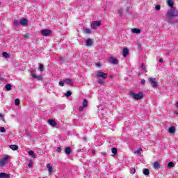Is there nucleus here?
Segmentation results:
<instances>
[{
    "label": "nucleus",
    "mask_w": 178,
    "mask_h": 178,
    "mask_svg": "<svg viewBox=\"0 0 178 178\" xmlns=\"http://www.w3.org/2000/svg\"><path fill=\"white\" fill-rule=\"evenodd\" d=\"M26 136H30V134L29 133H26Z\"/></svg>",
    "instance_id": "nucleus-58"
},
{
    "label": "nucleus",
    "mask_w": 178,
    "mask_h": 178,
    "mask_svg": "<svg viewBox=\"0 0 178 178\" xmlns=\"http://www.w3.org/2000/svg\"><path fill=\"white\" fill-rule=\"evenodd\" d=\"M170 24H178V19H172V20H170Z\"/></svg>",
    "instance_id": "nucleus-26"
},
{
    "label": "nucleus",
    "mask_w": 178,
    "mask_h": 178,
    "mask_svg": "<svg viewBox=\"0 0 178 178\" xmlns=\"http://www.w3.org/2000/svg\"><path fill=\"white\" fill-rule=\"evenodd\" d=\"M119 13H120V16H123V14L120 11H119Z\"/></svg>",
    "instance_id": "nucleus-51"
},
{
    "label": "nucleus",
    "mask_w": 178,
    "mask_h": 178,
    "mask_svg": "<svg viewBox=\"0 0 178 178\" xmlns=\"http://www.w3.org/2000/svg\"><path fill=\"white\" fill-rule=\"evenodd\" d=\"M64 82L65 83V84H68V86H73L74 84L73 81H72V79H64Z\"/></svg>",
    "instance_id": "nucleus-14"
},
{
    "label": "nucleus",
    "mask_w": 178,
    "mask_h": 178,
    "mask_svg": "<svg viewBox=\"0 0 178 178\" xmlns=\"http://www.w3.org/2000/svg\"><path fill=\"white\" fill-rule=\"evenodd\" d=\"M8 156H5L4 158L0 159V168H2L6 163H8Z\"/></svg>",
    "instance_id": "nucleus-8"
},
{
    "label": "nucleus",
    "mask_w": 178,
    "mask_h": 178,
    "mask_svg": "<svg viewBox=\"0 0 178 178\" xmlns=\"http://www.w3.org/2000/svg\"><path fill=\"white\" fill-rule=\"evenodd\" d=\"M1 119H2L3 122H5V118H3H3H1Z\"/></svg>",
    "instance_id": "nucleus-53"
},
{
    "label": "nucleus",
    "mask_w": 178,
    "mask_h": 178,
    "mask_svg": "<svg viewBox=\"0 0 178 178\" xmlns=\"http://www.w3.org/2000/svg\"><path fill=\"white\" fill-rule=\"evenodd\" d=\"M143 175H145V176H148V175H149V170H148L147 168L143 169Z\"/></svg>",
    "instance_id": "nucleus-28"
},
{
    "label": "nucleus",
    "mask_w": 178,
    "mask_h": 178,
    "mask_svg": "<svg viewBox=\"0 0 178 178\" xmlns=\"http://www.w3.org/2000/svg\"><path fill=\"white\" fill-rule=\"evenodd\" d=\"M39 70L40 72H44V65L39 63Z\"/></svg>",
    "instance_id": "nucleus-34"
},
{
    "label": "nucleus",
    "mask_w": 178,
    "mask_h": 178,
    "mask_svg": "<svg viewBox=\"0 0 178 178\" xmlns=\"http://www.w3.org/2000/svg\"><path fill=\"white\" fill-rule=\"evenodd\" d=\"M87 106H88V101H87L86 99H84L82 103V106H80L79 108V112H83L84 108H87Z\"/></svg>",
    "instance_id": "nucleus-6"
},
{
    "label": "nucleus",
    "mask_w": 178,
    "mask_h": 178,
    "mask_svg": "<svg viewBox=\"0 0 178 178\" xmlns=\"http://www.w3.org/2000/svg\"><path fill=\"white\" fill-rule=\"evenodd\" d=\"M70 95H72V92L71 91H67L65 93V97H70Z\"/></svg>",
    "instance_id": "nucleus-42"
},
{
    "label": "nucleus",
    "mask_w": 178,
    "mask_h": 178,
    "mask_svg": "<svg viewBox=\"0 0 178 178\" xmlns=\"http://www.w3.org/2000/svg\"><path fill=\"white\" fill-rule=\"evenodd\" d=\"M127 13H131V12H130V7H127L126 9Z\"/></svg>",
    "instance_id": "nucleus-47"
},
{
    "label": "nucleus",
    "mask_w": 178,
    "mask_h": 178,
    "mask_svg": "<svg viewBox=\"0 0 178 178\" xmlns=\"http://www.w3.org/2000/svg\"><path fill=\"white\" fill-rule=\"evenodd\" d=\"M140 83L142 84V86H144L145 84V79H141Z\"/></svg>",
    "instance_id": "nucleus-44"
},
{
    "label": "nucleus",
    "mask_w": 178,
    "mask_h": 178,
    "mask_svg": "<svg viewBox=\"0 0 178 178\" xmlns=\"http://www.w3.org/2000/svg\"><path fill=\"white\" fill-rule=\"evenodd\" d=\"M20 23L22 26H27L29 20H27L26 18H22L20 19Z\"/></svg>",
    "instance_id": "nucleus-12"
},
{
    "label": "nucleus",
    "mask_w": 178,
    "mask_h": 178,
    "mask_svg": "<svg viewBox=\"0 0 178 178\" xmlns=\"http://www.w3.org/2000/svg\"><path fill=\"white\" fill-rule=\"evenodd\" d=\"M148 81H149V83H150V84H151L152 87H153V88H157L158 83H156L155 78H149Z\"/></svg>",
    "instance_id": "nucleus-7"
},
{
    "label": "nucleus",
    "mask_w": 178,
    "mask_h": 178,
    "mask_svg": "<svg viewBox=\"0 0 178 178\" xmlns=\"http://www.w3.org/2000/svg\"><path fill=\"white\" fill-rule=\"evenodd\" d=\"M111 152L113 154V155H116V154H118V149L116 147L112 148Z\"/></svg>",
    "instance_id": "nucleus-32"
},
{
    "label": "nucleus",
    "mask_w": 178,
    "mask_h": 178,
    "mask_svg": "<svg viewBox=\"0 0 178 178\" xmlns=\"http://www.w3.org/2000/svg\"><path fill=\"white\" fill-rule=\"evenodd\" d=\"M175 106L178 108V102H176Z\"/></svg>",
    "instance_id": "nucleus-52"
},
{
    "label": "nucleus",
    "mask_w": 178,
    "mask_h": 178,
    "mask_svg": "<svg viewBox=\"0 0 178 178\" xmlns=\"http://www.w3.org/2000/svg\"><path fill=\"white\" fill-rule=\"evenodd\" d=\"M109 63H111V65H118L119 63V60L117 58H115V57H110L108 58Z\"/></svg>",
    "instance_id": "nucleus-9"
},
{
    "label": "nucleus",
    "mask_w": 178,
    "mask_h": 178,
    "mask_svg": "<svg viewBox=\"0 0 178 178\" xmlns=\"http://www.w3.org/2000/svg\"><path fill=\"white\" fill-rule=\"evenodd\" d=\"M98 83H99V84H100V86L105 85V81H104V80H102V79H99Z\"/></svg>",
    "instance_id": "nucleus-37"
},
{
    "label": "nucleus",
    "mask_w": 178,
    "mask_h": 178,
    "mask_svg": "<svg viewBox=\"0 0 178 178\" xmlns=\"http://www.w3.org/2000/svg\"><path fill=\"white\" fill-rule=\"evenodd\" d=\"M175 115H178V111H176L175 112Z\"/></svg>",
    "instance_id": "nucleus-54"
},
{
    "label": "nucleus",
    "mask_w": 178,
    "mask_h": 178,
    "mask_svg": "<svg viewBox=\"0 0 178 178\" xmlns=\"http://www.w3.org/2000/svg\"><path fill=\"white\" fill-rule=\"evenodd\" d=\"M48 123L51 127H56L58 126V123L52 119L49 120Z\"/></svg>",
    "instance_id": "nucleus-11"
},
{
    "label": "nucleus",
    "mask_w": 178,
    "mask_h": 178,
    "mask_svg": "<svg viewBox=\"0 0 178 178\" xmlns=\"http://www.w3.org/2000/svg\"><path fill=\"white\" fill-rule=\"evenodd\" d=\"M102 155H106V153L102 152Z\"/></svg>",
    "instance_id": "nucleus-55"
},
{
    "label": "nucleus",
    "mask_w": 178,
    "mask_h": 178,
    "mask_svg": "<svg viewBox=\"0 0 178 178\" xmlns=\"http://www.w3.org/2000/svg\"><path fill=\"white\" fill-rule=\"evenodd\" d=\"M153 166L156 170L158 169H161V164H159L158 161L154 162Z\"/></svg>",
    "instance_id": "nucleus-16"
},
{
    "label": "nucleus",
    "mask_w": 178,
    "mask_h": 178,
    "mask_svg": "<svg viewBox=\"0 0 178 178\" xmlns=\"http://www.w3.org/2000/svg\"><path fill=\"white\" fill-rule=\"evenodd\" d=\"M2 56H3V58H10L9 54L7 52H3L2 53Z\"/></svg>",
    "instance_id": "nucleus-35"
},
{
    "label": "nucleus",
    "mask_w": 178,
    "mask_h": 178,
    "mask_svg": "<svg viewBox=\"0 0 178 178\" xmlns=\"http://www.w3.org/2000/svg\"><path fill=\"white\" fill-rule=\"evenodd\" d=\"M167 4L168 5V6H170V8H171V9L175 8V7H173L175 5V3L173 2L172 0H168Z\"/></svg>",
    "instance_id": "nucleus-15"
},
{
    "label": "nucleus",
    "mask_w": 178,
    "mask_h": 178,
    "mask_svg": "<svg viewBox=\"0 0 178 178\" xmlns=\"http://www.w3.org/2000/svg\"><path fill=\"white\" fill-rule=\"evenodd\" d=\"M83 32L85 33V34H91V29L85 28L83 29Z\"/></svg>",
    "instance_id": "nucleus-31"
},
{
    "label": "nucleus",
    "mask_w": 178,
    "mask_h": 178,
    "mask_svg": "<svg viewBox=\"0 0 178 178\" xmlns=\"http://www.w3.org/2000/svg\"><path fill=\"white\" fill-rule=\"evenodd\" d=\"M82 140H83V141H85V143H87V136H83V137L82 138Z\"/></svg>",
    "instance_id": "nucleus-46"
},
{
    "label": "nucleus",
    "mask_w": 178,
    "mask_h": 178,
    "mask_svg": "<svg viewBox=\"0 0 178 178\" xmlns=\"http://www.w3.org/2000/svg\"><path fill=\"white\" fill-rule=\"evenodd\" d=\"M0 178H10V175L1 172L0 173Z\"/></svg>",
    "instance_id": "nucleus-17"
},
{
    "label": "nucleus",
    "mask_w": 178,
    "mask_h": 178,
    "mask_svg": "<svg viewBox=\"0 0 178 178\" xmlns=\"http://www.w3.org/2000/svg\"><path fill=\"white\" fill-rule=\"evenodd\" d=\"M159 62H160V63H162V62H163V59L160 58V59H159Z\"/></svg>",
    "instance_id": "nucleus-50"
},
{
    "label": "nucleus",
    "mask_w": 178,
    "mask_h": 178,
    "mask_svg": "<svg viewBox=\"0 0 178 178\" xmlns=\"http://www.w3.org/2000/svg\"><path fill=\"white\" fill-rule=\"evenodd\" d=\"M47 168L48 169L49 173V175H52V171L54 170V168H52V166L51 165V164L47 163Z\"/></svg>",
    "instance_id": "nucleus-19"
},
{
    "label": "nucleus",
    "mask_w": 178,
    "mask_h": 178,
    "mask_svg": "<svg viewBox=\"0 0 178 178\" xmlns=\"http://www.w3.org/2000/svg\"><path fill=\"white\" fill-rule=\"evenodd\" d=\"M168 132L171 133V134H175V133H176V128H175V127H170L168 129Z\"/></svg>",
    "instance_id": "nucleus-21"
},
{
    "label": "nucleus",
    "mask_w": 178,
    "mask_h": 178,
    "mask_svg": "<svg viewBox=\"0 0 178 178\" xmlns=\"http://www.w3.org/2000/svg\"><path fill=\"white\" fill-rule=\"evenodd\" d=\"M0 118H3V115L0 113Z\"/></svg>",
    "instance_id": "nucleus-56"
},
{
    "label": "nucleus",
    "mask_w": 178,
    "mask_h": 178,
    "mask_svg": "<svg viewBox=\"0 0 178 178\" xmlns=\"http://www.w3.org/2000/svg\"><path fill=\"white\" fill-rule=\"evenodd\" d=\"M130 172L131 173V175H134V173H136V168H131Z\"/></svg>",
    "instance_id": "nucleus-41"
},
{
    "label": "nucleus",
    "mask_w": 178,
    "mask_h": 178,
    "mask_svg": "<svg viewBox=\"0 0 178 178\" xmlns=\"http://www.w3.org/2000/svg\"><path fill=\"white\" fill-rule=\"evenodd\" d=\"M132 33H134V34H140V33H141V29L137 28L133 29Z\"/></svg>",
    "instance_id": "nucleus-22"
},
{
    "label": "nucleus",
    "mask_w": 178,
    "mask_h": 178,
    "mask_svg": "<svg viewBox=\"0 0 178 178\" xmlns=\"http://www.w3.org/2000/svg\"><path fill=\"white\" fill-rule=\"evenodd\" d=\"M60 151H62V148H60V147H57V152H60Z\"/></svg>",
    "instance_id": "nucleus-48"
},
{
    "label": "nucleus",
    "mask_w": 178,
    "mask_h": 178,
    "mask_svg": "<svg viewBox=\"0 0 178 178\" xmlns=\"http://www.w3.org/2000/svg\"><path fill=\"white\" fill-rule=\"evenodd\" d=\"M14 26H15L16 27H19V26H20L21 23L20 21L15 19L13 22Z\"/></svg>",
    "instance_id": "nucleus-25"
},
{
    "label": "nucleus",
    "mask_w": 178,
    "mask_h": 178,
    "mask_svg": "<svg viewBox=\"0 0 178 178\" xmlns=\"http://www.w3.org/2000/svg\"><path fill=\"white\" fill-rule=\"evenodd\" d=\"M102 22L99 20L97 21H94L91 23V29H92V30H97V29H98V27L101 26Z\"/></svg>",
    "instance_id": "nucleus-3"
},
{
    "label": "nucleus",
    "mask_w": 178,
    "mask_h": 178,
    "mask_svg": "<svg viewBox=\"0 0 178 178\" xmlns=\"http://www.w3.org/2000/svg\"><path fill=\"white\" fill-rule=\"evenodd\" d=\"M155 9L156 10H161V5H156Z\"/></svg>",
    "instance_id": "nucleus-43"
},
{
    "label": "nucleus",
    "mask_w": 178,
    "mask_h": 178,
    "mask_svg": "<svg viewBox=\"0 0 178 178\" xmlns=\"http://www.w3.org/2000/svg\"><path fill=\"white\" fill-rule=\"evenodd\" d=\"M140 67H141L143 72H144V73H147V67H145V65H144V63L141 64Z\"/></svg>",
    "instance_id": "nucleus-27"
},
{
    "label": "nucleus",
    "mask_w": 178,
    "mask_h": 178,
    "mask_svg": "<svg viewBox=\"0 0 178 178\" xmlns=\"http://www.w3.org/2000/svg\"><path fill=\"white\" fill-rule=\"evenodd\" d=\"M86 47H92V39L88 38L86 42Z\"/></svg>",
    "instance_id": "nucleus-13"
},
{
    "label": "nucleus",
    "mask_w": 178,
    "mask_h": 178,
    "mask_svg": "<svg viewBox=\"0 0 178 178\" xmlns=\"http://www.w3.org/2000/svg\"><path fill=\"white\" fill-rule=\"evenodd\" d=\"M128 54H129V49L124 48L122 51V55L124 58H127Z\"/></svg>",
    "instance_id": "nucleus-18"
},
{
    "label": "nucleus",
    "mask_w": 178,
    "mask_h": 178,
    "mask_svg": "<svg viewBox=\"0 0 178 178\" xmlns=\"http://www.w3.org/2000/svg\"><path fill=\"white\" fill-rule=\"evenodd\" d=\"M34 73H35V70H31L30 74H31L32 77H33V79H37V80H42V76H37L34 74Z\"/></svg>",
    "instance_id": "nucleus-10"
},
{
    "label": "nucleus",
    "mask_w": 178,
    "mask_h": 178,
    "mask_svg": "<svg viewBox=\"0 0 178 178\" xmlns=\"http://www.w3.org/2000/svg\"><path fill=\"white\" fill-rule=\"evenodd\" d=\"M172 17H178V11L176 8H171L166 13V19L168 23H170V20H173Z\"/></svg>",
    "instance_id": "nucleus-1"
},
{
    "label": "nucleus",
    "mask_w": 178,
    "mask_h": 178,
    "mask_svg": "<svg viewBox=\"0 0 178 178\" xmlns=\"http://www.w3.org/2000/svg\"><path fill=\"white\" fill-rule=\"evenodd\" d=\"M173 166H175V163L174 162H169L168 164V168H173Z\"/></svg>",
    "instance_id": "nucleus-36"
},
{
    "label": "nucleus",
    "mask_w": 178,
    "mask_h": 178,
    "mask_svg": "<svg viewBox=\"0 0 178 178\" xmlns=\"http://www.w3.org/2000/svg\"><path fill=\"white\" fill-rule=\"evenodd\" d=\"M15 105L17 106H19V105H20V100L19 99H15Z\"/></svg>",
    "instance_id": "nucleus-39"
},
{
    "label": "nucleus",
    "mask_w": 178,
    "mask_h": 178,
    "mask_svg": "<svg viewBox=\"0 0 178 178\" xmlns=\"http://www.w3.org/2000/svg\"><path fill=\"white\" fill-rule=\"evenodd\" d=\"M10 148L13 149V151H17L19 149V146L17 145H10Z\"/></svg>",
    "instance_id": "nucleus-23"
},
{
    "label": "nucleus",
    "mask_w": 178,
    "mask_h": 178,
    "mask_svg": "<svg viewBox=\"0 0 178 178\" xmlns=\"http://www.w3.org/2000/svg\"><path fill=\"white\" fill-rule=\"evenodd\" d=\"M92 154H95V151L92 150Z\"/></svg>",
    "instance_id": "nucleus-57"
},
{
    "label": "nucleus",
    "mask_w": 178,
    "mask_h": 178,
    "mask_svg": "<svg viewBox=\"0 0 178 178\" xmlns=\"http://www.w3.org/2000/svg\"><path fill=\"white\" fill-rule=\"evenodd\" d=\"M40 34L43 35V37H48L52 34V31H51V29H43L40 31Z\"/></svg>",
    "instance_id": "nucleus-4"
},
{
    "label": "nucleus",
    "mask_w": 178,
    "mask_h": 178,
    "mask_svg": "<svg viewBox=\"0 0 178 178\" xmlns=\"http://www.w3.org/2000/svg\"><path fill=\"white\" fill-rule=\"evenodd\" d=\"M5 88L6 91H10V90H12V85L10 83H8L6 85Z\"/></svg>",
    "instance_id": "nucleus-24"
},
{
    "label": "nucleus",
    "mask_w": 178,
    "mask_h": 178,
    "mask_svg": "<svg viewBox=\"0 0 178 178\" xmlns=\"http://www.w3.org/2000/svg\"><path fill=\"white\" fill-rule=\"evenodd\" d=\"M95 65L97 67H101V65H102L100 63H95Z\"/></svg>",
    "instance_id": "nucleus-45"
},
{
    "label": "nucleus",
    "mask_w": 178,
    "mask_h": 178,
    "mask_svg": "<svg viewBox=\"0 0 178 178\" xmlns=\"http://www.w3.org/2000/svg\"><path fill=\"white\" fill-rule=\"evenodd\" d=\"M141 151H143V149L140 147L138 150L135 152V154H137L138 156H141Z\"/></svg>",
    "instance_id": "nucleus-29"
},
{
    "label": "nucleus",
    "mask_w": 178,
    "mask_h": 178,
    "mask_svg": "<svg viewBox=\"0 0 178 178\" xmlns=\"http://www.w3.org/2000/svg\"><path fill=\"white\" fill-rule=\"evenodd\" d=\"M96 77H98L99 79H104L105 80L106 79H108V74H106L105 72L98 71Z\"/></svg>",
    "instance_id": "nucleus-5"
},
{
    "label": "nucleus",
    "mask_w": 178,
    "mask_h": 178,
    "mask_svg": "<svg viewBox=\"0 0 178 178\" xmlns=\"http://www.w3.org/2000/svg\"><path fill=\"white\" fill-rule=\"evenodd\" d=\"M58 86H60V87H63V86H65V80L60 81Z\"/></svg>",
    "instance_id": "nucleus-38"
},
{
    "label": "nucleus",
    "mask_w": 178,
    "mask_h": 178,
    "mask_svg": "<svg viewBox=\"0 0 178 178\" xmlns=\"http://www.w3.org/2000/svg\"><path fill=\"white\" fill-rule=\"evenodd\" d=\"M34 166V163H33V160H30L28 164V168H31Z\"/></svg>",
    "instance_id": "nucleus-33"
},
{
    "label": "nucleus",
    "mask_w": 178,
    "mask_h": 178,
    "mask_svg": "<svg viewBox=\"0 0 178 178\" xmlns=\"http://www.w3.org/2000/svg\"><path fill=\"white\" fill-rule=\"evenodd\" d=\"M0 133H6V129H5V127H0Z\"/></svg>",
    "instance_id": "nucleus-40"
},
{
    "label": "nucleus",
    "mask_w": 178,
    "mask_h": 178,
    "mask_svg": "<svg viewBox=\"0 0 178 178\" xmlns=\"http://www.w3.org/2000/svg\"><path fill=\"white\" fill-rule=\"evenodd\" d=\"M129 95H130V97H131L134 99H137V100L141 99L144 97V95L141 92H140L138 94L134 93V92H130Z\"/></svg>",
    "instance_id": "nucleus-2"
},
{
    "label": "nucleus",
    "mask_w": 178,
    "mask_h": 178,
    "mask_svg": "<svg viewBox=\"0 0 178 178\" xmlns=\"http://www.w3.org/2000/svg\"><path fill=\"white\" fill-rule=\"evenodd\" d=\"M65 153L67 155H70L72 154V149L70 147H65Z\"/></svg>",
    "instance_id": "nucleus-20"
},
{
    "label": "nucleus",
    "mask_w": 178,
    "mask_h": 178,
    "mask_svg": "<svg viewBox=\"0 0 178 178\" xmlns=\"http://www.w3.org/2000/svg\"><path fill=\"white\" fill-rule=\"evenodd\" d=\"M24 38H29V35H24Z\"/></svg>",
    "instance_id": "nucleus-49"
},
{
    "label": "nucleus",
    "mask_w": 178,
    "mask_h": 178,
    "mask_svg": "<svg viewBox=\"0 0 178 178\" xmlns=\"http://www.w3.org/2000/svg\"><path fill=\"white\" fill-rule=\"evenodd\" d=\"M29 155H30V156H32V158H35L36 156L35 154H34V151L33 150H30L29 152Z\"/></svg>",
    "instance_id": "nucleus-30"
}]
</instances>
